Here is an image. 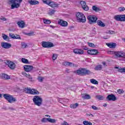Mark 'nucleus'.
I'll list each match as a JSON object with an SVG mask.
<instances>
[{
	"label": "nucleus",
	"instance_id": "1",
	"mask_svg": "<svg viewBox=\"0 0 125 125\" xmlns=\"http://www.w3.org/2000/svg\"><path fill=\"white\" fill-rule=\"evenodd\" d=\"M23 0H9L8 3L11 5V9H14V8H19L20 7L21 2Z\"/></svg>",
	"mask_w": 125,
	"mask_h": 125
},
{
	"label": "nucleus",
	"instance_id": "2",
	"mask_svg": "<svg viewBox=\"0 0 125 125\" xmlns=\"http://www.w3.org/2000/svg\"><path fill=\"white\" fill-rule=\"evenodd\" d=\"M76 73L79 76H86L91 74V71L84 68H80L76 71Z\"/></svg>",
	"mask_w": 125,
	"mask_h": 125
},
{
	"label": "nucleus",
	"instance_id": "3",
	"mask_svg": "<svg viewBox=\"0 0 125 125\" xmlns=\"http://www.w3.org/2000/svg\"><path fill=\"white\" fill-rule=\"evenodd\" d=\"M3 97L8 101L9 103H15L17 100L16 98L13 97V96L9 95L8 94H3Z\"/></svg>",
	"mask_w": 125,
	"mask_h": 125
},
{
	"label": "nucleus",
	"instance_id": "4",
	"mask_svg": "<svg viewBox=\"0 0 125 125\" xmlns=\"http://www.w3.org/2000/svg\"><path fill=\"white\" fill-rule=\"evenodd\" d=\"M76 16L77 18V20L78 21V22L85 23V22L86 21L85 16L83 14V13L78 12L76 13Z\"/></svg>",
	"mask_w": 125,
	"mask_h": 125
},
{
	"label": "nucleus",
	"instance_id": "5",
	"mask_svg": "<svg viewBox=\"0 0 125 125\" xmlns=\"http://www.w3.org/2000/svg\"><path fill=\"white\" fill-rule=\"evenodd\" d=\"M108 53L109 54H114L116 58H125V53L123 51H110Z\"/></svg>",
	"mask_w": 125,
	"mask_h": 125
},
{
	"label": "nucleus",
	"instance_id": "6",
	"mask_svg": "<svg viewBox=\"0 0 125 125\" xmlns=\"http://www.w3.org/2000/svg\"><path fill=\"white\" fill-rule=\"evenodd\" d=\"M33 101L37 106H41L42 104V99L39 96H35L33 99Z\"/></svg>",
	"mask_w": 125,
	"mask_h": 125
},
{
	"label": "nucleus",
	"instance_id": "7",
	"mask_svg": "<svg viewBox=\"0 0 125 125\" xmlns=\"http://www.w3.org/2000/svg\"><path fill=\"white\" fill-rule=\"evenodd\" d=\"M24 91H25V93H28L29 94H34L36 95L40 94V92L37 91V89H31V88L29 87L25 88Z\"/></svg>",
	"mask_w": 125,
	"mask_h": 125
},
{
	"label": "nucleus",
	"instance_id": "8",
	"mask_svg": "<svg viewBox=\"0 0 125 125\" xmlns=\"http://www.w3.org/2000/svg\"><path fill=\"white\" fill-rule=\"evenodd\" d=\"M57 120H55V119H51V118H43L41 120V122L43 123H51L52 124H55Z\"/></svg>",
	"mask_w": 125,
	"mask_h": 125
},
{
	"label": "nucleus",
	"instance_id": "9",
	"mask_svg": "<svg viewBox=\"0 0 125 125\" xmlns=\"http://www.w3.org/2000/svg\"><path fill=\"white\" fill-rule=\"evenodd\" d=\"M114 19L116 21H120L121 22L125 21V15H118L114 16Z\"/></svg>",
	"mask_w": 125,
	"mask_h": 125
},
{
	"label": "nucleus",
	"instance_id": "10",
	"mask_svg": "<svg viewBox=\"0 0 125 125\" xmlns=\"http://www.w3.org/2000/svg\"><path fill=\"white\" fill-rule=\"evenodd\" d=\"M42 46L44 48H49L50 47H53L54 44L51 42H42Z\"/></svg>",
	"mask_w": 125,
	"mask_h": 125
},
{
	"label": "nucleus",
	"instance_id": "11",
	"mask_svg": "<svg viewBox=\"0 0 125 125\" xmlns=\"http://www.w3.org/2000/svg\"><path fill=\"white\" fill-rule=\"evenodd\" d=\"M5 62V64L8 66L10 69H11V70H14L15 69L16 65L14 62L6 60Z\"/></svg>",
	"mask_w": 125,
	"mask_h": 125
},
{
	"label": "nucleus",
	"instance_id": "12",
	"mask_svg": "<svg viewBox=\"0 0 125 125\" xmlns=\"http://www.w3.org/2000/svg\"><path fill=\"white\" fill-rule=\"evenodd\" d=\"M87 19L89 21V23L92 24L93 23H96L98 19L95 16H89L87 17Z\"/></svg>",
	"mask_w": 125,
	"mask_h": 125
},
{
	"label": "nucleus",
	"instance_id": "13",
	"mask_svg": "<svg viewBox=\"0 0 125 125\" xmlns=\"http://www.w3.org/2000/svg\"><path fill=\"white\" fill-rule=\"evenodd\" d=\"M106 101H116L117 100V97L114 94L108 95L106 98Z\"/></svg>",
	"mask_w": 125,
	"mask_h": 125
},
{
	"label": "nucleus",
	"instance_id": "14",
	"mask_svg": "<svg viewBox=\"0 0 125 125\" xmlns=\"http://www.w3.org/2000/svg\"><path fill=\"white\" fill-rule=\"evenodd\" d=\"M80 4H81L83 9L85 10V11H88V10H89V8L88 7V6L86 5V2H85V1L83 0L81 1Z\"/></svg>",
	"mask_w": 125,
	"mask_h": 125
},
{
	"label": "nucleus",
	"instance_id": "15",
	"mask_svg": "<svg viewBox=\"0 0 125 125\" xmlns=\"http://www.w3.org/2000/svg\"><path fill=\"white\" fill-rule=\"evenodd\" d=\"M1 46L2 48H5V49H8L11 47L12 45L11 44L6 42H2L1 43Z\"/></svg>",
	"mask_w": 125,
	"mask_h": 125
},
{
	"label": "nucleus",
	"instance_id": "16",
	"mask_svg": "<svg viewBox=\"0 0 125 125\" xmlns=\"http://www.w3.org/2000/svg\"><path fill=\"white\" fill-rule=\"evenodd\" d=\"M58 24L62 27H67L68 26V22L62 19H60L59 21H58Z\"/></svg>",
	"mask_w": 125,
	"mask_h": 125
},
{
	"label": "nucleus",
	"instance_id": "17",
	"mask_svg": "<svg viewBox=\"0 0 125 125\" xmlns=\"http://www.w3.org/2000/svg\"><path fill=\"white\" fill-rule=\"evenodd\" d=\"M23 68L25 72H31L34 69V66L29 65H24Z\"/></svg>",
	"mask_w": 125,
	"mask_h": 125
},
{
	"label": "nucleus",
	"instance_id": "18",
	"mask_svg": "<svg viewBox=\"0 0 125 125\" xmlns=\"http://www.w3.org/2000/svg\"><path fill=\"white\" fill-rule=\"evenodd\" d=\"M1 79L3 80H9L10 79V77L8 75L5 73H1L0 75Z\"/></svg>",
	"mask_w": 125,
	"mask_h": 125
},
{
	"label": "nucleus",
	"instance_id": "19",
	"mask_svg": "<svg viewBox=\"0 0 125 125\" xmlns=\"http://www.w3.org/2000/svg\"><path fill=\"white\" fill-rule=\"evenodd\" d=\"M59 4L54 2L51 1V2L50 3L49 6H51V7H52L53 8H56L59 6Z\"/></svg>",
	"mask_w": 125,
	"mask_h": 125
},
{
	"label": "nucleus",
	"instance_id": "20",
	"mask_svg": "<svg viewBox=\"0 0 125 125\" xmlns=\"http://www.w3.org/2000/svg\"><path fill=\"white\" fill-rule=\"evenodd\" d=\"M28 3H30L31 5H36L37 4H40V2L36 0H30L28 1Z\"/></svg>",
	"mask_w": 125,
	"mask_h": 125
},
{
	"label": "nucleus",
	"instance_id": "21",
	"mask_svg": "<svg viewBox=\"0 0 125 125\" xmlns=\"http://www.w3.org/2000/svg\"><path fill=\"white\" fill-rule=\"evenodd\" d=\"M73 52L75 54H83V51L80 49H75Z\"/></svg>",
	"mask_w": 125,
	"mask_h": 125
},
{
	"label": "nucleus",
	"instance_id": "22",
	"mask_svg": "<svg viewBox=\"0 0 125 125\" xmlns=\"http://www.w3.org/2000/svg\"><path fill=\"white\" fill-rule=\"evenodd\" d=\"M17 24L20 28H23L25 27V22L23 21H18Z\"/></svg>",
	"mask_w": 125,
	"mask_h": 125
},
{
	"label": "nucleus",
	"instance_id": "23",
	"mask_svg": "<svg viewBox=\"0 0 125 125\" xmlns=\"http://www.w3.org/2000/svg\"><path fill=\"white\" fill-rule=\"evenodd\" d=\"M106 45L110 48H115L117 44L115 43H106Z\"/></svg>",
	"mask_w": 125,
	"mask_h": 125
},
{
	"label": "nucleus",
	"instance_id": "24",
	"mask_svg": "<svg viewBox=\"0 0 125 125\" xmlns=\"http://www.w3.org/2000/svg\"><path fill=\"white\" fill-rule=\"evenodd\" d=\"M22 75H23V76H24V77H26V78H28V79L30 81H32V80H33V78L31 77V75H30V74H27V73H26V72L25 71L22 72Z\"/></svg>",
	"mask_w": 125,
	"mask_h": 125
},
{
	"label": "nucleus",
	"instance_id": "25",
	"mask_svg": "<svg viewBox=\"0 0 125 125\" xmlns=\"http://www.w3.org/2000/svg\"><path fill=\"white\" fill-rule=\"evenodd\" d=\"M64 66H68L69 67H74V64L72 62H64L63 63Z\"/></svg>",
	"mask_w": 125,
	"mask_h": 125
},
{
	"label": "nucleus",
	"instance_id": "26",
	"mask_svg": "<svg viewBox=\"0 0 125 125\" xmlns=\"http://www.w3.org/2000/svg\"><path fill=\"white\" fill-rule=\"evenodd\" d=\"M2 38L4 40V41H7V40H9V37L4 33L2 34Z\"/></svg>",
	"mask_w": 125,
	"mask_h": 125
},
{
	"label": "nucleus",
	"instance_id": "27",
	"mask_svg": "<svg viewBox=\"0 0 125 125\" xmlns=\"http://www.w3.org/2000/svg\"><path fill=\"white\" fill-rule=\"evenodd\" d=\"M83 98L84 99H90L91 97H90V96L88 94H83L82 96Z\"/></svg>",
	"mask_w": 125,
	"mask_h": 125
},
{
	"label": "nucleus",
	"instance_id": "28",
	"mask_svg": "<svg viewBox=\"0 0 125 125\" xmlns=\"http://www.w3.org/2000/svg\"><path fill=\"white\" fill-rule=\"evenodd\" d=\"M97 24L101 27H105V23H103V22H102L101 21H98Z\"/></svg>",
	"mask_w": 125,
	"mask_h": 125
},
{
	"label": "nucleus",
	"instance_id": "29",
	"mask_svg": "<svg viewBox=\"0 0 125 125\" xmlns=\"http://www.w3.org/2000/svg\"><path fill=\"white\" fill-rule=\"evenodd\" d=\"M95 70L96 71H101V70H102V65H97L95 67Z\"/></svg>",
	"mask_w": 125,
	"mask_h": 125
},
{
	"label": "nucleus",
	"instance_id": "30",
	"mask_svg": "<svg viewBox=\"0 0 125 125\" xmlns=\"http://www.w3.org/2000/svg\"><path fill=\"white\" fill-rule=\"evenodd\" d=\"M92 9L93 10H94V11H96V12H98L99 11H101V9L95 6H93L92 7Z\"/></svg>",
	"mask_w": 125,
	"mask_h": 125
},
{
	"label": "nucleus",
	"instance_id": "31",
	"mask_svg": "<svg viewBox=\"0 0 125 125\" xmlns=\"http://www.w3.org/2000/svg\"><path fill=\"white\" fill-rule=\"evenodd\" d=\"M42 1L45 4H47V5H50V2H51V0H42Z\"/></svg>",
	"mask_w": 125,
	"mask_h": 125
},
{
	"label": "nucleus",
	"instance_id": "32",
	"mask_svg": "<svg viewBox=\"0 0 125 125\" xmlns=\"http://www.w3.org/2000/svg\"><path fill=\"white\" fill-rule=\"evenodd\" d=\"M79 106V104L78 103H75V104H72L70 105V108L72 109H76L77 107Z\"/></svg>",
	"mask_w": 125,
	"mask_h": 125
},
{
	"label": "nucleus",
	"instance_id": "33",
	"mask_svg": "<svg viewBox=\"0 0 125 125\" xmlns=\"http://www.w3.org/2000/svg\"><path fill=\"white\" fill-rule=\"evenodd\" d=\"M90 82L91 83L93 84H98V82L95 79H91Z\"/></svg>",
	"mask_w": 125,
	"mask_h": 125
},
{
	"label": "nucleus",
	"instance_id": "34",
	"mask_svg": "<svg viewBox=\"0 0 125 125\" xmlns=\"http://www.w3.org/2000/svg\"><path fill=\"white\" fill-rule=\"evenodd\" d=\"M21 62L24 64H29V61L25 58L21 59Z\"/></svg>",
	"mask_w": 125,
	"mask_h": 125
},
{
	"label": "nucleus",
	"instance_id": "35",
	"mask_svg": "<svg viewBox=\"0 0 125 125\" xmlns=\"http://www.w3.org/2000/svg\"><path fill=\"white\" fill-rule=\"evenodd\" d=\"M21 45L22 48H26V47H28V44L24 42L21 43Z\"/></svg>",
	"mask_w": 125,
	"mask_h": 125
},
{
	"label": "nucleus",
	"instance_id": "36",
	"mask_svg": "<svg viewBox=\"0 0 125 125\" xmlns=\"http://www.w3.org/2000/svg\"><path fill=\"white\" fill-rule=\"evenodd\" d=\"M98 53H99V52H98V51L97 50L93 49L92 55H97V54H98Z\"/></svg>",
	"mask_w": 125,
	"mask_h": 125
},
{
	"label": "nucleus",
	"instance_id": "37",
	"mask_svg": "<svg viewBox=\"0 0 125 125\" xmlns=\"http://www.w3.org/2000/svg\"><path fill=\"white\" fill-rule=\"evenodd\" d=\"M83 125H92V123L88 121H84L83 122Z\"/></svg>",
	"mask_w": 125,
	"mask_h": 125
},
{
	"label": "nucleus",
	"instance_id": "38",
	"mask_svg": "<svg viewBox=\"0 0 125 125\" xmlns=\"http://www.w3.org/2000/svg\"><path fill=\"white\" fill-rule=\"evenodd\" d=\"M43 21L44 24H50V23H51V21L49 20L44 19Z\"/></svg>",
	"mask_w": 125,
	"mask_h": 125
},
{
	"label": "nucleus",
	"instance_id": "39",
	"mask_svg": "<svg viewBox=\"0 0 125 125\" xmlns=\"http://www.w3.org/2000/svg\"><path fill=\"white\" fill-rule=\"evenodd\" d=\"M37 80L39 81V82L42 83L43 81V80H44V78L42 76H39L37 78Z\"/></svg>",
	"mask_w": 125,
	"mask_h": 125
},
{
	"label": "nucleus",
	"instance_id": "40",
	"mask_svg": "<svg viewBox=\"0 0 125 125\" xmlns=\"http://www.w3.org/2000/svg\"><path fill=\"white\" fill-rule=\"evenodd\" d=\"M56 11V10L53 9L48 12V14H49V15H53V14H54V13H55Z\"/></svg>",
	"mask_w": 125,
	"mask_h": 125
},
{
	"label": "nucleus",
	"instance_id": "41",
	"mask_svg": "<svg viewBox=\"0 0 125 125\" xmlns=\"http://www.w3.org/2000/svg\"><path fill=\"white\" fill-rule=\"evenodd\" d=\"M118 72H120V73H125V67L119 69Z\"/></svg>",
	"mask_w": 125,
	"mask_h": 125
},
{
	"label": "nucleus",
	"instance_id": "42",
	"mask_svg": "<svg viewBox=\"0 0 125 125\" xmlns=\"http://www.w3.org/2000/svg\"><path fill=\"white\" fill-rule=\"evenodd\" d=\"M117 92H118V93H119V94H123V93H124V92H125V91H124V90H123L122 89H119L117 90Z\"/></svg>",
	"mask_w": 125,
	"mask_h": 125
},
{
	"label": "nucleus",
	"instance_id": "43",
	"mask_svg": "<svg viewBox=\"0 0 125 125\" xmlns=\"http://www.w3.org/2000/svg\"><path fill=\"white\" fill-rule=\"evenodd\" d=\"M96 98L99 100H103V99H104V97L101 95L97 96Z\"/></svg>",
	"mask_w": 125,
	"mask_h": 125
},
{
	"label": "nucleus",
	"instance_id": "44",
	"mask_svg": "<svg viewBox=\"0 0 125 125\" xmlns=\"http://www.w3.org/2000/svg\"><path fill=\"white\" fill-rule=\"evenodd\" d=\"M14 40H21V37H20V35L17 34L15 35Z\"/></svg>",
	"mask_w": 125,
	"mask_h": 125
},
{
	"label": "nucleus",
	"instance_id": "45",
	"mask_svg": "<svg viewBox=\"0 0 125 125\" xmlns=\"http://www.w3.org/2000/svg\"><path fill=\"white\" fill-rule=\"evenodd\" d=\"M125 8L124 7H121L118 8V11L122 12V11H125Z\"/></svg>",
	"mask_w": 125,
	"mask_h": 125
},
{
	"label": "nucleus",
	"instance_id": "46",
	"mask_svg": "<svg viewBox=\"0 0 125 125\" xmlns=\"http://www.w3.org/2000/svg\"><path fill=\"white\" fill-rule=\"evenodd\" d=\"M9 36L11 39H14V40L15 39V35L14 34L9 33Z\"/></svg>",
	"mask_w": 125,
	"mask_h": 125
},
{
	"label": "nucleus",
	"instance_id": "47",
	"mask_svg": "<svg viewBox=\"0 0 125 125\" xmlns=\"http://www.w3.org/2000/svg\"><path fill=\"white\" fill-rule=\"evenodd\" d=\"M52 59L53 60H56V59H57V54H53L52 56Z\"/></svg>",
	"mask_w": 125,
	"mask_h": 125
},
{
	"label": "nucleus",
	"instance_id": "48",
	"mask_svg": "<svg viewBox=\"0 0 125 125\" xmlns=\"http://www.w3.org/2000/svg\"><path fill=\"white\" fill-rule=\"evenodd\" d=\"M88 44L90 47H95V45L92 43L88 42Z\"/></svg>",
	"mask_w": 125,
	"mask_h": 125
},
{
	"label": "nucleus",
	"instance_id": "49",
	"mask_svg": "<svg viewBox=\"0 0 125 125\" xmlns=\"http://www.w3.org/2000/svg\"><path fill=\"white\" fill-rule=\"evenodd\" d=\"M88 54H90V55H92L93 49L88 50L87 51Z\"/></svg>",
	"mask_w": 125,
	"mask_h": 125
},
{
	"label": "nucleus",
	"instance_id": "50",
	"mask_svg": "<svg viewBox=\"0 0 125 125\" xmlns=\"http://www.w3.org/2000/svg\"><path fill=\"white\" fill-rule=\"evenodd\" d=\"M107 34H110V35H113V34H115V32L114 31L109 30L107 32Z\"/></svg>",
	"mask_w": 125,
	"mask_h": 125
},
{
	"label": "nucleus",
	"instance_id": "51",
	"mask_svg": "<svg viewBox=\"0 0 125 125\" xmlns=\"http://www.w3.org/2000/svg\"><path fill=\"white\" fill-rule=\"evenodd\" d=\"M0 20L2 21H6V18L3 17H1L0 18Z\"/></svg>",
	"mask_w": 125,
	"mask_h": 125
},
{
	"label": "nucleus",
	"instance_id": "52",
	"mask_svg": "<svg viewBox=\"0 0 125 125\" xmlns=\"http://www.w3.org/2000/svg\"><path fill=\"white\" fill-rule=\"evenodd\" d=\"M92 108H93V110H98V107H97L94 105L92 106Z\"/></svg>",
	"mask_w": 125,
	"mask_h": 125
},
{
	"label": "nucleus",
	"instance_id": "53",
	"mask_svg": "<svg viewBox=\"0 0 125 125\" xmlns=\"http://www.w3.org/2000/svg\"><path fill=\"white\" fill-rule=\"evenodd\" d=\"M58 102H60V103H62V99L61 98H58Z\"/></svg>",
	"mask_w": 125,
	"mask_h": 125
},
{
	"label": "nucleus",
	"instance_id": "54",
	"mask_svg": "<svg viewBox=\"0 0 125 125\" xmlns=\"http://www.w3.org/2000/svg\"><path fill=\"white\" fill-rule=\"evenodd\" d=\"M8 109L9 110H12V111H15V108H13V107H10L8 108Z\"/></svg>",
	"mask_w": 125,
	"mask_h": 125
},
{
	"label": "nucleus",
	"instance_id": "55",
	"mask_svg": "<svg viewBox=\"0 0 125 125\" xmlns=\"http://www.w3.org/2000/svg\"><path fill=\"white\" fill-rule=\"evenodd\" d=\"M83 48L84 50H87V49H88V48H87V47H86V46H83Z\"/></svg>",
	"mask_w": 125,
	"mask_h": 125
},
{
	"label": "nucleus",
	"instance_id": "56",
	"mask_svg": "<svg viewBox=\"0 0 125 125\" xmlns=\"http://www.w3.org/2000/svg\"><path fill=\"white\" fill-rule=\"evenodd\" d=\"M63 125H69V124H68V123H67L66 122H64Z\"/></svg>",
	"mask_w": 125,
	"mask_h": 125
},
{
	"label": "nucleus",
	"instance_id": "57",
	"mask_svg": "<svg viewBox=\"0 0 125 125\" xmlns=\"http://www.w3.org/2000/svg\"><path fill=\"white\" fill-rule=\"evenodd\" d=\"M34 34V32L28 33V35L29 36H32V35Z\"/></svg>",
	"mask_w": 125,
	"mask_h": 125
},
{
	"label": "nucleus",
	"instance_id": "58",
	"mask_svg": "<svg viewBox=\"0 0 125 125\" xmlns=\"http://www.w3.org/2000/svg\"><path fill=\"white\" fill-rule=\"evenodd\" d=\"M45 117H47L48 118H51V116H50L49 115H45Z\"/></svg>",
	"mask_w": 125,
	"mask_h": 125
},
{
	"label": "nucleus",
	"instance_id": "59",
	"mask_svg": "<svg viewBox=\"0 0 125 125\" xmlns=\"http://www.w3.org/2000/svg\"><path fill=\"white\" fill-rule=\"evenodd\" d=\"M89 117H94V115H93V114H89Z\"/></svg>",
	"mask_w": 125,
	"mask_h": 125
},
{
	"label": "nucleus",
	"instance_id": "60",
	"mask_svg": "<svg viewBox=\"0 0 125 125\" xmlns=\"http://www.w3.org/2000/svg\"><path fill=\"white\" fill-rule=\"evenodd\" d=\"M0 98H2V94L0 93Z\"/></svg>",
	"mask_w": 125,
	"mask_h": 125
},
{
	"label": "nucleus",
	"instance_id": "61",
	"mask_svg": "<svg viewBox=\"0 0 125 125\" xmlns=\"http://www.w3.org/2000/svg\"><path fill=\"white\" fill-rule=\"evenodd\" d=\"M103 65H104V66H105V65H106V62H103Z\"/></svg>",
	"mask_w": 125,
	"mask_h": 125
},
{
	"label": "nucleus",
	"instance_id": "62",
	"mask_svg": "<svg viewBox=\"0 0 125 125\" xmlns=\"http://www.w3.org/2000/svg\"><path fill=\"white\" fill-rule=\"evenodd\" d=\"M73 28H74V26H70V29H73Z\"/></svg>",
	"mask_w": 125,
	"mask_h": 125
},
{
	"label": "nucleus",
	"instance_id": "63",
	"mask_svg": "<svg viewBox=\"0 0 125 125\" xmlns=\"http://www.w3.org/2000/svg\"><path fill=\"white\" fill-rule=\"evenodd\" d=\"M106 106H107V104H106L104 105V107H106Z\"/></svg>",
	"mask_w": 125,
	"mask_h": 125
},
{
	"label": "nucleus",
	"instance_id": "64",
	"mask_svg": "<svg viewBox=\"0 0 125 125\" xmlns=\"http://www.w3.org/2000/svg\"><path fill=\"white\" fill-rule=\"evenodd\" d=\"M50 27H51V28H54V26L53 25H50Z\"/></svg>",
	"mask_w": 125,
	"mask_h": 125
}]
</instances>
